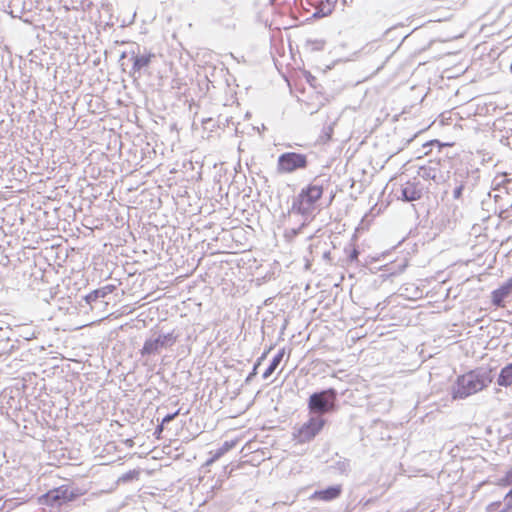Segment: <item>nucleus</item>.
Listing matches in <instances>:
<instances>
[{"label": "nucleus", "mask_w": 512, "mask_h": 512, "mask_svg": "<svg viewBox=\"0 0 512 512\" xmlns=\"http://www.w3.org/2000/svg\"><path fill=\"white\" fill-rule=\"evenodd\" d=\"M139 474H140V471H138V470H130V471L124 473L121 477H119L118 481L123 482V483L131 482L133 480H137L139 477Z\"/></svg>", "instance_id": "obj_25"}, {"label": "nucleus", "mask_w": 512, "mask_h": 512, "mask_svg": "<svg viewBox=\"0 0 512 512\" xmlns=\"http://www.w3.org/2000/svg\"><path fill=\"white\" fill-rule=\"evenodd\" d=\"M152 57H154V55H150V54L134 57V62H133L134 72H136V71L139 72L142 69L146 68L149 65Z\"/></svg>", "instance_id": "obj_19"}, {"label": "nucleus", "mask_w": 512, "mask_h": 512, "mask_svg": "<svg viewBox=\"0 0 512 512\" xmlns=\"http://www.w3.org/2000/svg\"><path fill=\"white\" fill-rule=\"evenodd\" d=\"M333 134V127L331 125L324 127L322 131V135L320 136L323 142H327L331 139Z\"/></svg>", "instance_id": "obj_29"}, {"label": "nucleus", "mask_w": 512, "mask_h": 512, "mask_svg": "<svg viewBox=\"0 0 512 512\" xmlns=\"http://www.w3.org/2000/svg\"><path fill=\"white\" fill-rule=\"evenodd\" d=\"M500 485H502V486H511L512 485V478L509 477V473L508 472L500 480Z\"/></svg>", "instance_id": "obj_35"}, {"label": "nucleus", "mask_w": 512, "mask_h": 512, "mask_svg": "<svg viewBox=\"0 0 512 512\" xmlns=\"http://www.w3.org/2000/svg\"><path fill=\"white\" fill-rule=\"evenodd\" d=\"M509 477L512 478V467L508 470Z\"/></svg>", "instance_id": "obj_46"}, {"label": "nucleus", "mask_w": 512, "mask_h": 512, "mask_svg": "<svg viewBox=\"0 0 512 512\" xmlns=\"http://www.w3.org/2000/svg\"><path fill=\"white\" fill-rule=\"evenodd\" d=\"M3 332H4V331H3L2 327H0V333H3Z\"/></svg>", "instance_id": "obj_51"}, {"label": "nucleus", "mask_w": 512, "mask_h": 512, "mask_svg": "<svg viewBox=\"0 0 512 512\" xmlns=\"http://www.w3.org/2000/svg\"><path fill=\"white\" fill-rule=\"evenodd\" d=\"M494 183L495 210L504 220L512 218V180L503 176L500 181L495 178Z\"/></svg>", "instance_id": "obj_4"}, {"label": "nucleus", "mask_w": 512, "mask_h": 512, "mask_svg": "<svg viewBox=\"0 0 512 512\" xmlns=\"http://www.w3.org/2000/svg\"><path fill=\"white\" fill-rule=\"evenodd\" d=\"M505 507L503 508L502 512H507L509 510H512V496H508V493L505 495Z\"/></svg>", "instance_id": "obj_33"}, {"label": "nucleus", "mask_w": 512, "mask_h": 512, "mask_svg": "<svg viewBox=\"0 0 512 512\" xmlns=\"http://www.w3.org/2000/svg\"><path fill=\"white\" fill-rule=\"evenodd\" d=\"M180 336L181 332L179 330H173L172 332L162 333V348L172 347L177 342Z\"/></svg>", "instance_id": "obj_18"}, {"label": "nucleus", "mask_w": 512, "mask_h": 512, "mask_svg": "<svg viewBox=\"0 0 512 512\" xmlns=\"http://www.w3.org/2000/svg\"><path fill=\"white\" fill-rule=\"evenodd\" d=\"M424 191L423 184L414 178L413 180H408L400 186V195L399 199L404 202H413L422 198Z\"/></svg>", "instance_id": "obj_11"}, {"label": "nucleus", "mask_w": 512, "mask_h": 512, "mask_svg": "<svg viewBox=\"0 0 512 512\" xmlns=\"http://www.w3.org/2000/svg\"><path fill=\"white\" fill-rule=\"evenodd\" d=\"M440 172L438 164L435 163L429 166H421L418 170V176L423 178L424 180H433L437 182V176Z\"/></svg>", "instance_id": "obj_14"}, {"label": "nucleus", "mask_w": 512, "mask_h": 512, "mask_svg": "<svg viewBox=\"0 0 512 512\" xmlns=\"http://www.w3.org/2000/svg\"><path fill=\"white\" fill-rule=\"evenodd\" d=\"M508 496H510V497L512 496V488L509 490Z\"/></svg>", "instance_id": "obj_47"}, {"label": "nucleus", "mask_w": 512, "mask_h": 512, "mask_svg": "<svg viewBox=\"0 0 512 512\" xmlns=\"http://www.w3.org/2000/svg\"><path fill=\"white\" fill-rule=\"evenodd\" d=\"M366 48H368L367 52H369V51H371L372 46L369 47V45H366V47H363V50H366Z\"/></svg>", "instance_id": "obj_44"}, {"label": "nucleus", "mask_w": 512, "mask_h": 512, "mask_svg": "<svg viewBox=\"0 0 512 512\" xmlns=\"http://www.w3.org/2000/svg\"><path fill=\"white\" fill-rule=\"evenodd\" d=\"M171 88L174 90H177L175 92V95H181L184 94L186 91V83L183 81V79L176 78L173 79L171 82Z\"/></svg>", "instance_id": "obj_23"}, {"label": "nucleus", "mask_w": 512, "mask_h": 512, "mask_svg": "<svg viewBox=\"0 0 512 512\" xmlns=\"http://www.w3.org/2000/svg\"><path fill=\"white\" fill-rule=\"evenodd\" d=\"M260 361H256L253 365V369L252 371L249 373V375L247 376L245 382L248 383L250 382L258 373V368L260 366Z\"/></svg>", "instance_id": "obj_32"}, {"label": "nucleus", "mask_w": 512, "mask_h": 512, "mask_svg": "<svg viewBox=\"0 0 512 512\" xmlns=\"http://www.w3.org/2000/svg\"><path fill=\"white\" fill-rule=\"evenodd\" d=\"M284 355H285V348H282L277 352V354L272 358L269 366L266 368V370L264 371V373L262 375V377L264 379H268L274 373V371L277 369V367L281 363Z\"/></svg>", "instance_id": "obj_16"}, {"label": "nucleus", "mask_w": 512, "mask_h": 512, "mask_svg": "<svg viewBox=\"0 0 512 512\" xmlns=\"http://www.w3.org/2000/svg\"><path fill=\"white\" fill-rule=\"evenodd\" d=\"M107 295V288L96 289L85 296V301L87 304H91L92 302L98 300L99 298H104Z\"/></svg>", "instance_id": "obj_22"}, {"label": "nucleus", "mask_w": 512, "mask_h": 512, "mask_svg": "<svg viewBox=\"0 0 512 512\" xmlns=\"http://www.w3.org/2000/svg\"><path fill=\"white\" fill-rule=\"evenodd\" d=\"M366 48H368L367 52H369V51H371L372 46L369 47V45H366V47H363V50H366Z\"/></svg>", "instance_id": "obj_45"}, {"label": "nucleus", "mask_w": 512, "mask_h": 512, "mask_svg": "<svg viewBox=\"0 0 512 512\" xmlns=\"http://www.w3.org/2000/svg\"><path fill=\"white\" fill-rule=\"evenodd\" d=\"M326 42L322 39H307L305 47L311 52L322 51Z\"/></svg>", "instance_id": "obj_21"}, {"label": "nucleus", "mask_w": 512, "mask_h": 512, "mask_svg": "<svg viewBox=\"0 0 512 512\" xmlns=\"http://www.w3.org/2000/svg\"><path fill=\"white\" fill-rule=\"evenodd\" d=\"M154 435L157 439H160V424H157L154 429Z\"/></svg>", "instance_id": "obj_36"}, {"label": "nucleus", "mask_w": 512, "mask_h": 512, "mask_svg": "<svg viewBox=\"0 0 512 512\" xmlns=\"http://www.w3.org/2000/svg\"><path fill=\"white\" fill-rule=\"evenodd\" d=\"M366 48H368L367 52H369V51H371L372 46L369 47V45H366V47H363V50H366Z\"/></svg>", "instance_id": "obj_43"}, {"label": "nucleus", "mask_w": 512, "mask_h": 512, "mask_svg": "<svg viewBox=\"0 0 512 512\" xmlns=\"http://www.w3.org/2000/svg\"><path fill=\"white\" fill-rule=\"evenodd\" d=\"M166 200L169 202V203H173V197H170L168 194L165 196Z\"/></svg>", "instance_id": "obj_40"}, {"label": "nucleus", "mask_w": 512, "mask_h": 512, "mask_svg": "<svg viewBox=\"0 0 512 512\" xmlns=\"http://www.w3.org/2000/svg\"><path fill=\"white\" fill-rule=\"evenodd\" d=\"M497 384L502 387L512 385V362L501 369L497 379Z\"/></svg>", "instance_id": "obj_15"}, {"label": "nucleus", "mask_w": 512, "mask_h": 512, "mask_svg": "<svg viewBox=\"0 0 512 512\" xmlns=\"http://www.w3.org/2000/svg\"><path fill=\"white\" fill-rule=\"evenodd\" d=\"M329 468L341 475H347L351 470L350 460L346 458H340L335 461Z\"/></svg>", "instance_id": "obj_17"}, {"label": "nucleus", "mask_w": 512, "mask_h": 512, "mask_svg": "<svg viewBox=\"0 0 512 512\" xmlns=\"http://www.w3.org/2000/svg\"><path fill=\"white\" fill-rule=\"evenodd\" d=\"M125 443L129 446V447H132L133 446V440L132 439H127L125 441Z\"/></svg>", "instance_id": "obj_39"}, {"label": "nucleus", "mask_w": 512, "mask_h": 512, "mask_svg": "<svg viewBox=\"0 0 512 512\" xmlns=\"http://www.w3.org/2000/svg\"><path fill=\"white\" fill-rule=\"evenodd\" d=\"M505 507L503 508L502 512H507L509 510H512V496H508V493L505 495Z\"/></svg>", "instance_id": "obj_34"}, {"label": "nucleus", "mask_w": 512, "mask_h": 512, "mask_svg": "<svg viewBox=\"0 0 512 512\" xmlns=\"http://www.w3.org/2000/svg\"><path fill=\"white\" fill-rule=\"evenodd\" d=\"M162 235L164 234L166 238H168L169 243L166 247L165 256V264H162V274L165 276L173 275L174 271L179 267L180 263H182V256L179 255V249L183 244L182 237H180L179 232L176 230L174 225H170L169 221L166 223L162 222Z\"/></svg>", "instance_id": "obj_3"}, {"label": "nucleus", "mask_w": 512, "mask_h": 512, "mask_svg": "<svg viewBox=\"0 0 512 512\" xmlns=\"http://www.w3.org/2000/svg\"><path fill=\"white\" fill-rule=\"evenodd\" d=\"M164 241L162 240V246H161V249L164 250Z\"/></svg>", "instance_id": "obj_49"}, {"label": "nucleus", "mask_w": 512, "mask_h": 512, "mask_svg": "<svg viewBox=\"0 0 512 512\" xmlns=\"http://www.w3.org/2000/svg\"><path fill=\"white\" fill-rule=\"evenodd\" d=\"M512 292V277L491 293V302L496 307H503L505 299Z\"/></svg>", "instance_id": "obj_12"}, {"label": "nucleus", "mask_w": 512, "mask_h": 512, "mask_svg": "<svg viewBox=\"0 0 512 512\" xmlns=\"http://www.w3.org/2000/svg\"><path fill=\"white\" fill-rule=\"evenodd\" d=\"M493 381L492 370L481 367L471 370L466 374L459 376L452 387L453 399H465L484 388Z\"/></svg>", "instance_id": "obj_1"}, {"label": "nucleus", "mask_w": 512, "mask_h": 512, "mask_svg": "<svg viewBox=\"0 0 512 512\" xmlns=\"http://www.w3.org/2000/svg\"><path fill=\"white\" fill-rule=\"evenodd\" d=\"M345 252L347 253L348 262L352 263L358 260L359 250L356 247H352L350 250L345 248Z\"/></svg>", "instance_id": "obj_27"}, {"label": "nucleus", "mask_w": 512, "mask_h": 512, "mask_svg": "<svg viewBox=\"0 0 512 512\" xmlns=\"http://www.w3.org/2000/svg\"><path fill=\"white\" fill-rule=\"evenodd\" d=\"M229 12L232 14L233 13V8H229Z\"/></svg>", "instance_id": "obj_50"}, {"label": "nucleus", "mask_w": 512, "mask_h": 512, "mask_svg": "<svg viewBox=\"0 0 512 512\" xmlns=\"http://www.w3.org/2000/svg\"><path fill=\"white\" fill-rule=\"evenodd\" d=\"M161 453H162V466H169L170 462H167L165 460L164 455H168L169 456L171 454V445H164V444H162Z\"/></svg>", "instance_id": "obj_30"}, {"label": "nucleus", "mask_w": 512, "mask_h": 512, "mask_svg": "<svg viewBox=\"0 0 512 512\" xmlns=\"http://www.w3.org/2000/svg\"><path fill=\"white\" fill-rule=\"evenodd\" d=\"M75 497L76 494L69 487L63 485L48 491L46 494L41 496L39 500L42 504L60 507L61 505L74 500Z\"/></svg>", "instance_id": "obj_10"}, {"label": "nucleus", "mask_w": 512, "mask_h": 512, "mask_svg": "<svg viewBox=\"0 0 512 512\" xmlns=\"http://www.w3.org/2000/svg\"><path fill=\"white\" fill-rule=\"evenodd\" d=\"M180 412V409L176 410L175 412H169L162 416V430L164 429V424L169 423L172 421L176 415H178Z\"/></svg>", "instance_id": "obj_31"}, {"label": "nucleus", "mask_w": 512, "mask_h": 512, "mask_svg": "<svg viewBox=\"0 0 512 512\" xmlns=\"http://www.w3.org/2000/svg\"><path fill=\"white\" fill-rule=\"evenodd\" d=\"M4 334H6L4 332ZM4 338L0 341V345L2 346L1 349H0V354H4V353H11L14 349V344H11V340L9 338V336H6V335H3Z\"/></svg>", "instance_id": "obj_24"}, {"label": "nucleus", "mask_w": 512, "mask_h": 512, "mask_svg": "<svg viewBox=\"0 0 512 512\" xmlns=\"http://www.w3.org/2000/svg\"><path fill=\"white\" fill-rule=\"evenodd\" d=\"M406 266H407V264H406V263H403V264L399 265V270H398V272H402V271H404V269L406 268Z\"/></svg>", "instance_id": "obj_38"}, {"label": "nucleus", "mask_w": 512, "mask_h": 512, "mask_svg": "<svg viewBox=\"0 0 512 512\" xmlns=\"http://www.w3.org/2000/svg\"><path fill=\"white\" fill-rule=\"evenodd\" d=\"M104 288H107L108 294L112 292V286H105Z\"/></svg>", "instance_id": "obj_42"}, {"label": "nucleus", "mask_w": 512, "mask_h": 512, "mask_svg": "<svg viewBox=\"0 0 512 512\" xmlns=\"http://www.w3.org/2000/svg\"><path fill=\"white\" fill-rule=\"evenodd\" d=\"M179 456H180V454H179V453L175 454V455H174V459L178 458Z\"/></svg>", "instance_id": "obj_48"}, {"label": "nucleus", "mask_w": 512, "mask_h": 512, "mask_svg": "<svg viewBox=\"0 0 512 512\" xmlns=\"http://www.w3.org/2000/svg\"><path fill=\"white\" fill-rule=\"evenodd\" d=\"M508 429L510 431V434L512 435V421L508 424Z\"/></svg>", "instance_id": "obj_41"}, {"label": "nucleus", "mask_w": 512, "mask_h": 512, "mask_svg": "<svg viewBox=\"0 0 512 512\" xmlns=\"http://www.w3.org/2000/svg\"><path fill=\"white\" fill-rule=\"evenodd\" d=\"M476 183V178L470 175L467 168L457 169L454 172L452 182L449 186L453 185L452 197L454 200H461L465 192H472Z\"/></svg>", "instance_id": "obj_8"}, {"label": "nucleus", "mask_w": 512, "mask_h": 512, "mask_svg": "<svg viewBox=\"0 0 512 512\" xmlns=\"http://www.w3.org/2000/svg\"><path fill=\"white\" fill-rule=\"evenodd\" d=\"M268 352H264L256 361H260V364L262 363V361L265 359L266 355H267Z\"/></svg>", "instance_id": "obj_37"}, {"label": "nucleus", "mask_w": 512, "mask_h": 512, "mask_svg": "<svg viewBox=\"0 0 512 512\" xmlns=\"http://www.w3.org/2000/svg\"><path fill=\"white\" fill-rule=\"evenodd\" d=\"M328 185L329 178L316 176L312 182L304 187L297 197L293 199L290 212L309 217L314 210L315 203L322 197L325 186Z\"/></svg>", "instance_id": "obj_2"}, {"label": "nucleus", "mask_w": 512, "mask_h": 512, "mask_svg": "<svg viewBox=\"0 0 512 512\" xmlns=\"http://www.w3.org/2000/svg\"><path fill=\"white\" fill-rule=\"evenodd\" d=\"M337 391L334 388H328L312 393L307 402L309 413L312 415H321L331 413L336 409Z\"/></svg>", "instance_id": "obj_5"}, {"label": "nucleus", "mask_w": 512, "mask_h": 512, "mask_svg": "<svg viewBox=\"0 0 512 512\" xmlns=\"http://www.w3.org/2000/svg\"><path fill=\"white\" fill-rule=\"evenodd\" d=\"M234 446V443L233 442H224L223 445L218 448L216 450V452L214 453V455L206 462L207 465H209L210 463L216 461L217 459H219L221 456H223L226 452H228L230 449H232Z\"/></svg>", "instance_id": "obj_20"}, {"label": "nucleus", "mask_w": 512, "mask_h": 512, "mask_svg": "<svg viewBox=\"0 0 512 512\" xmlns=\"http://www.w3.org/2000/svg\"><path fill=\"white\" fill-rule=\"evenodd\" d=\"M341 493L342 485L336 484L321 490H316L311 498L328 502L339 498Z\"/></svg>", "instance_id": "obj_13"}, {"label": "nucleus", "mask_w": 512, "mask_h": 512, "mask_svg": "<svg viewBox=\"0 0 512 512\" xmlns=\"http://www.w3.org/2000/svg\"><path fill=\"white\" fill-rule=\"evenodd\" d=\"M328 4V8L327 10H324V8L320 9V11H317L314 16L318 15L320 12L323 16H327L329 14L332 13V11L334 10V7H335V3L336 1H332V0H325Z\"/></svg>", "instance_id": "obj_28"}, {"label": "nucleus", "mask_w": 512, "mask_h": 512, "mask_svg": "<svg viewBox=\"0 0 512 512\" xmlns=\"http://www.w3.org/2000/svg\"><path fill=\"white\" fill-rule=\"evenodd\" d=\"M326 419L321 415H312L307 422L302 424L294 433L297 443L303 444L313 440L323 429Z\"/></svg>", "instance_id": "obj_7"}, {"label": "nucleus", "mask_w": 512, "mask_h": 512, "mask_svg": "<svg viewBox=\"0 0 512 512\" xmlns=\"http://www.w3.org/2000/svg\"><path fill=\"white\" fill-rule=\"evenodd\" d=\"M309 165L308 156L299 152H284L278 156L276 170L279 174H292L305 170Z\"/></svg>", "instance_id": "obj_6"}, {"label": "nucleus", "mask_w": 512, "mask_h": 512, "mask_svg": "<svg viewBox=\"0 0 512 512\" xmlns=\"http://www.w3.org/2000/svg\"><path fill=\"white\" fill-rule=\"evenodd\" d=\"M304 226H305V222H303L298 228L286 229L285 234H284L285 238H287L288 240H292L300 233L301 229Z\"/></svg>", "instance_id": "obj_26"}, {"label": "nucleus", "mask_w": 512, "mask_h": 512, "mask_svg": "<svg viewBox=\"0 0 512 512\" xmlns=\"http://www.w3.org/2000/svg\"><path fill=\"white\" fill-rule=\"evenodd\" d=\"M160 354V332H154L148 338L141 350V357L144 365L149 366L154 370Z\"/></svg>", "instance_id": "obj_9"}]
</instances>
